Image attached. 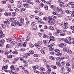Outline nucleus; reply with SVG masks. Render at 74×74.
<instances>
[{
  "label": "nucleus",
  "instance_id": "nucleus-40",
  "mask_svg": "<svg viewBox=\"0 0 74 74\" xmlns=\"http://www.w3.org/2000/svg\"><path fill=\"white\" fill-rule=\"evenodd\" d=\"M0 42L1 43H4V42H5V40H4V39L0 40Z\"/></svg>",
  "mask_w": 74,
  "mask_h": 74
},
{
  "label": "nucleus",
  "instance_id": "nucleus-47",
  "mask_svg": "<svg viewBox=\"0 0 74 74\" xmlns=\"http://www.w3.org/2000/svg\"><path fill=\"white\" fill-rule=\"evenodd\" d=\"M16 14V12H13L12 14V16H15Z\"/></svg>",
  "mask_w": 74,
  "mask_h": 74
},
{
  "label": "nucleus",
  "instance_id": "nucleus-6",
  "mask_svg": "<svg viewBox=\"0 0 74 74\" xmlns=\"http://www.w3.org/2000/svg\"><path fill=\"white\" fill-rule=\"evenodd\" d=\"M50 39L49 42H50L51 41H55V38H54L53 36H51L50 37Z\"/></svg>",
  "mask_w": 74,
  "mask_h": 74
},
{
  "label": "nucleus",
  "instance_id": "nucleus-44",
  "mask_svg": "<svg viewBox=\"0 0 74 74\" xmlns=\"http://www.w3.org/2000/svg\"><path fill=\"white\" fill-rule=\"evenodd\" d=\"M1 25L2 26V27H3V29H4V28H5V27H6V26L5 25V24H1Z\"/></svg>",
  "mask_w": 74,
  "mask_h": 74
},
{
  "label": "nucleus",
  "instance_id": "nucleus-18",
  "mask_svg": "<svg viewBox=\"0 0 74 74\" xmlns=\"http://www.w3.org/2000/svg\"><path fill=\"white\" fill-rule=\"evenodd\" d=\"M15 42L14 41H12V42L10 44L12 46H13L15 44Z\"/></svg>",
  "mask_w": 74,
  "mask_h": 74
},
{
  "label": "nucleus",
  "instance_id": "nucleus-35",
  "mask_svg": "<svg viewBox=\"0 0 74 74\" xmlns=\"http://www.w3.org/2000/svg\"><path fill=\"white\" fill-rule=\"evenodd\" d=\"M3 46H4V43L1 42L0 43V47H3Z\"/></svg>",
  "mask_w": 74,
  "mask_h": 74
},
{
  "label": "nucleus",
  "instance_id": "nucleus-51",
  "mask_svg": "<svg viewBox=\"0 0 74 74\" xmlns=\"http://www.w3.org/2000/svg\"><path fill=\"white\" fill-rule=\"evenodd\" d=\"M57 32H58V34L59 33H61V32H62V31L60 29H57Z\"/></svg>",
  "mask_w": 74,
  "mask_h": 74
},
{
  "label": "nucleus",
  "instance_id": "nucleus-10",
  "mask_svg": "<svg viewBox=\"0 0 74 74\" xmlns=\"http://www.w3.org/2000/svg\"><path fill=\"white\" fill-rule=\"evenodd\" d=\"M4 14L5 16H11V13L5 12Z\"/></svg>",
  "mask_w": 74,
  "mask_h": 74
},
{
  "label": "nucleus",
  "instance_id": "nucleus-55",
  "mask_svg": "<svg viewBox=\"0 0 74 74\" xmlns=\"http://www.w3.org/2000/svg\"><path fill=\"white\" fill-rule=\"evenodd\" d=\"M43 14V13L42 12H40L39 13V16H41V15H42Z\"/></svg>",
  "mask_w": 74,
  "mask_h": 74
},
{
  "label": "nucleus",
  "instance_id": "nucleus-50",
  "mask_svg": "<svg viewBox=\"0 0 74 74\" xmlns=\"http://www.w3.org/2000/svg\"><path fill=\"white\" fill-rule=\"evenodd\" d=\"M40 52H41L43 54H45V52L44 51V50H40Z\"/></svg>",
  "mask_w": 74,
  "mask_h": 74
},
{
  "label": "nucleus",
  "instance_id": "nucleus-34",
  "mask_svg": "<svg viewBox=\"0 0 74 74\" xmlns=\"http://www.w3.org/2000/svg\"><path fill=\"white\" fill-rule=\"evenodd\" d=\"M25 56H29L30 55V53H26L25 54Z\"/></svg>",
  "mask_w": 74,
  "mask_h": 74
},
{
  "label": "nucleus",
  "instance_id": "nucleus-60",
  "mask_svg": "<svg viewBox=\"0 0 74 74\" xmlns=\"http://www.w3.org/2000/svg\"><path fill=\"white\" fill-rule=\"evenodd\" d=\"M43 38H47V36L45 34H43Z\"/></svg>",
  "mask_w": 74,
  "mask_h": 74
},
{
  "label": "nucleus",
  "instance_id": "nucleus-23",
  "mask_svg": "<svg viewBox=\"0 0 74 74\" xmlns=\"http://www.w3.org/2000/svg\"><path fill=\"white\" fill-rule=\"evenodd\" d=\"M16 24L18 26H22V23L21 22H18L16 23Z\"/></svg>",
  "mask_w": 74,
  "mask_h": 74
},
{
  "label": "nucleus",
  "instance_id": "nucleus-16",
  "mask_svg": "<svg viewBox=\"0 0 74 74\" xmlns=\"http://www.w3.org/2000/svg\"><path fill=\"white\" fill-rule=\"evenodd\" d=\"M64 66H62V67L61 68V71L62 72V71H64Z\"/></svg>",
  "mask_w": 74,
  "mask_h": 74
},
{
  "label": "nucleus",
  "instance_id": "nucleus-2",
  "mask_svg": "<svg viewBox=\"0 0 74 74\" xmlns=\"http://www.w3.org/2000/svg\"><path fill=\"white\" fill-rule=\"evenodd\" d=\"M14 60L15 61H16L17 60H21V61H23V62H24V63H26V61H24V60H25V59L23 58H16L14 59Z\"/></svg>",
  "mask_w": 74,
  "mask_h": 74
},
{
  "label": "nucleus",
  "instance_id": "nucleus-24",
  "mask_svg": "<svg viewBox=\"0 0 74 74\" xmlns=\"http://www.w3.org/2000/svg\"><path fill=\"white\" fill-rule=\"evenodd\" d=\"M29 53H30V54H34V52L33 50L30 51H29Z\"/></svg>",
  "mask_w": 74,
  "mask_h": 74
},
{
  "label": "nucleus",
  "instance_id": "nucleus-48",
  "mask_svg": "<svg viewBox=\"0 0 74 74\" xmlns=\"http://www.w3.org/2000/svg\"><path fill=\"white\" fill-rule=\"evenodd\" d=\"M7 42H11V40L10 39H8L7 40Z\"/></svg>",
  "mask_w": 74,
  "mask_h": 74
},
{
  "label": "nucleus",
  "instance_id": "nucleus-52",
  "mask_svg": "<svg viewBox=\"0 0 74 74\" xmlns=\"http://www.w3.org/2000/svg\"><path fill=\"white\" fill-rule=\"evenodd\" d=\"M44 5V4L42 3L40 4V6L41 7H43Z\"/></svg>",
  "mask_w": 74,
  "mask_h": 74
},
{
  "label": "nucleus",
  "instance_id": "nucleus-61",
  "mask_svg": "<svg viewBox=\"0 0 74 74\" xmlns=\"http://www.w3.org/2000/svg\"><path fill=\"white\" fill-rule=\"evenodd\" d=\"M47 71H51V68H49L47 69Z\"/></svg>",
  "mask_w": 74,
  "mask_h": 74
},
{
  "label": "nucleus",
  "instance_id": "nucleus-29",
  "mask_svg": "<svg viewBox=\"0 0 74 74\" xmlns=\"http://www.w3.org/2000/svg\"><path fill=\"white\" fill-rule=\"evenodd\" d=\"M40 69L42 71H45V69L42 67H41L40 68Z\"/></svg>",
  "mask_w": 74,
  "mask_h": 74
},
{
  "label": "nucleus",
  "instance_id": "nucleus-7",
  "mask_svg": "<svg viewBox=\"0 0 74 74\" xmlns=\"http://www.w3.org/2000/svg\"><path fill=\"white\" fill-rule=\"evenodd\" d=\"M42 42L41 41H38L37 43V44H36L35 45L36 46V47H40V46L41 45V44H42Z\"/></svg>",
  "mask_w": 74,
  "mask_h": 74
},
{
  "label": "nucleus",
  "instance_id": "nucleus-31",
  "mask_svg": "<svg viewBox=\"0 0 74 74\" xmlns=\"http://www.w3.org/2000/svg\"><path fill=\"white\" fill-rule=\"evenodd\" d=\"M23 46V47H26V43L23 42H22Z\"/></svg>",
  "mask_w": 74,
  "mask_h": 74
},
{
  "label": "nucleus",
  "instance_id": "nucleus-32",
  "mask_svg": "<svg viewBox=\"0 0 74 74\" xmlns=\"http://www.w3.org/2000/svg\"><path fill=\"white\" fill-rule=\"evenodd\" d=\"M28 3H25V4H24V7L25 8H28Z\"/></svg>",
  "mask_w": 74,
  "mask_h": 74
},
{
  "label": "nucleus",
  "instance_id": "nucleus-56",
  "mask_svg": "<svg viewBox=\"0 0 74 74\" xmlns=\"http://www.w3.org/2000/svg\"><path fill=\"white\" fill-rule=\"evenodd\" d=\"M35 19L36 20H39V17L38 16H37L35 17Z\"/></svg>",
  "mask_w": 74,
  "mask_h": 74
},
{
  "label": "nucleus",
  "instance_id": "nucleus-41",
  "mask_svg": "<svg viewBox=\"0 0 74 74\" xmlns=\"http://www.w3.org/2000/svg\"><path fill=\"white\" fill-rule=\"evenodd\" d=\"M20 11H25V10H26V9H25V8H21L20 9Z\"/></svg>",
  "mask_w": 74,
  "mask_h": 74
},
{
  "label": "nucleus",
  "instance_id": "nucleus-12",
  "mask_svg": "<svg viewBox=\"0 0 74 74\" xmlns=\"http://www.w3.org/2000/svg\"><path fill=\"white\" fill-rule=\"evenodd\" d=\"M3 61L5 63H7V62H9V61L8 60L7 58H3Z\"/></svg>",
  "mask_w": 74,
  "mask_h": 74
},
{
  "label": "nucleus",
  "instance_id": "nucleus-39",
  "mask_svg": "<svg viewBox=\"0 0 74 74\" xmlns=\"http://www.w3.org/2000/svg\"><path fill=\"white\" fill-rule=\"evenodd\" d=\"M46 67L47 68H50L51 67V65L48 64H47L46 65Z\"/></svg>",
  "mask_w": 74,
  "mask_h": 74
},
{
  "label": "nucleus",
  "instance_id": "nucleus-19",
  "mask_svg": "<svg viewBox=\"0 0 74 74\" xmlns=\"http://www.w3.org/2000/svg\"><path fill=\"white\" fill-rule=\"evenodd\" d=\"M34 8L35 9H37V10H40V7L38 6H34Z\"/></svg>",
  "mask_w": 74,
  "mask_h": 74
},
{
  "label": "nucleus",
  "instance_id": "nucleus-11",
  "mask_svg": "<svg viewBox=\"0 0 74 74\" xmlns=\"http://www.w3.org/2000/svg\"><path fill=\"white\" fill-rule=\"evenodd\" d=\"M56 11L57 12H59V11H62V9L60 8H58L56 9Z\"/></svg>",
  "mask_w": 74,
  "mask_h": 74
},
{
  "label": "nucleus",
  "instance_id": "nucleus-33",
  "mask_svg": "<svg viewBox=\"0 0 74 74\" xmlns=\"http://www.w3.org/2000/svg\"><path fill=\"white\" fill-rule=\"evenodd\" d=\"M8 58H9L10 59H11L12 58V55H9L7 56Z\"/></svg>",
  "mask_w": 74,
  "mask_h": 74
},
{
  "label": "nucleus",
  "instance_id": "nucleus-3",
  "mask_svg": "<svg viewBox=\"0 0 74 74\" xmlns=\"http://www.w3.org/2000/svg\"><path fill=\"white\" fill-rule=\"evenodd\" d=\"M58 46L60 48H64V47L66 46V44L65 43H60V44L58 45Z\"/></svg>",
  "mask_w": 74,
  "mask_h": 74
},
{
  "label": "nucleus",
  "instance_id": "nucleus-59",
  "mask_svg": "<svg viewBox=\"0 0 74 74\" xmlns=\"http://www.w3.org/2000/svg\"><path fill=\"white\" fill-rule=\"evenodd\" d=\"M70 29L72 30H74V26H72L71 27H70Z\"/></svg>",
  "mask_w": 74,
  "mask_h": 74
},
{
  "label": "nucleus",
  "instance_id": "nucleus-43",
  "mask_svg": "<svg viewBox=\"0 0 74 74\" xmlns=\"http://www.w3.org/2000/svg\"><path fill=\"white\" fill-rule=\"evenodd\" d=\"M60 36H65V34L63 33H61L60 34Z\"/></svg>",
  "mask_w": 74,
  "mask_h": 74
},
{
  "label": "nucleus",
  "instance_id": "nucleus-28",
  "mask_svg": "<svg viewBox=\"0 0 74 74\" xmlns=\"http://www.w3.org/2000/svg\"><path fill=\"white\" fill-rule=\"evenodd\" d=\"M34 61L35 62H38V58H36L34 59Z\"/></svg>",
  "mask_w": 74,
  "mask_h": 74
},
{
  "label": "nucleus",
  "instance_id": "nucleus-62",
  "mask_svg": "<svg viewBox=\"0 0 74 74\" xmlns=\"http://www.w3.org/2000/svg\"><path fill=\"white\" fill-rule=\"evenodd\" d=\"M48 6L47 5H45V10H47L48 9Z\"/></svg>",
  "mask_w": 74,
  "mask_h": 74
},
{
  "label": "nucleus",
  "instance_id": "nucleus-46",
  "mask_svg": "<svg viewBox=\"0 0 74 74\" xmlns=\"http://www.w3.org/2000/svg\"><path fill=\"white\" fill-rule=\"evenodd\" d=\"M31 25H32V26H35L34 25H36V23H35V22L32 23H31Z\"/></svg>",
  "mask_w": 74,
  "mask_h": 74
},
{
  "label": "nucleus",
  "instance_id": "nucleus-54",
  "mask_svg": "<svg viewBox=\"0 0 74 74\" xmlns=\"http://www.w3.org/2000/svg\"><path fill=\"white\" fill-rule=\"evenodd\" d=\"M62 32H67V30L65 29L64 28L62 29Z\"/></svg>",
  "mask_w": 74,
  "mask_h": 74
},
{
  "label": "nucleus",
  "instance_id": "nucleus-4",
  "mask_svg": "<svg viewBox=\"0 0 74 74\" xmlns=\"http://www.w3.org/2000/svg\"><path fill=\"white\" fill-rule=\"evenodd\" d=\"M8 66L7 65L3 66L2 67V70H4V71H5V72H7V69H8Z\"/></svg>",
  "mask_w": 74,
  "mask_h": 74
},
{
  "label": "nucleus",
  "instance_id": "nucleus-30",
  "mask_svg": "<svg viewBox=\"0 0 74 74\" xmlns=\"http://www.w3.org/2000/svg\"><path fill=\"white\" fill-rule=\"evenodd\" d=\"M32 29V30H36L37 29V27L36 26H33Z\"/></svg>",
  "mask_w": 74,
  "mask_h": 74
},
{
  "label": "nucleus",
  "instance_id": "nucleus-21",
  "mask_svg": "<svg viewBox=\"0 0 74 74\" xmlns=\"http://www.w3.org/2000/svg\"><path fill=\"white\" fill-rule=\"evenodd\" d=\"M54 51L56 52H57V53H59L60 52V50L58 49H56L54 50Z\"/></svg>",
  "mask_w": 74,
  "mask_h": 74
},
{
  "label": "nucleus",
  "instance_id": "nucleus-57",
  "mask_svg": "<svg viewBox=\"0 0 74 74\" xmlns=\"http://www.w3.org/2000/svg\"><path fill=\"white\" fill-rule=\"evenodd\" d=\"M43 19L44 21H47V17H45L43 18Z\"/></svg>",
  "mask_w": 74,
  "mask_h": 74
},
{
  "label": "nucleus",
  "instance_id": "nucleus-53",
  "mask_svg": "<svg viewBox=\"0 0 74 74\" xmlns=\"http://www.w3.org/2000/svg\"><path fill=\"white\" fill-rule=\"evenodd\" d=\"M69 4L71 5H74V2H69Z\"/></svg>",
  "mask_w": 74,
  "mask_h": 74
},
{
  "label": "nucleus",
  "instance_id": "nucleus-20",
  "mask_svg": "<svg viewBox=\"0 0 74 74\" xmlns=\"http://www.w3.org/2000/svg\"><path fill=\"white\" fill-rule=\"evenodd\" d=\"M11 25L13 26H16V23H15V22H13L11 23Z\"/></svg>",
  "mask_w": 74,
  "mask_h": 74
},
{
  "label": "nucleus",
  "instance_id": "nucleus-26",
  "mask_svg": "<svg viewBox=\"0 0 74 74\" xmlns=\"http://www.w3.org/2000/svg\"><path fill=\"white\" fill-rule=\"evenodd\" d=\"M66 12L67 14H70L71 13V12L69 10H66Z\"/></svg>",
  "mask_w": 74,
  "mask_h": 74
},
{
  "label": "nucleus",
  "instance_id": "nucleus-17",
  "mask_svg": "<svg viewBox=\"0 0 74 74\" xmlns=\"http://www.w3.org/2000/svg\"><path fill=\"white\" fill-rule=\"evenodd\" d=\"M66 52H67V53H70V54L72 53V51L71 50L68 49H67Z\"/></svg>",
  "mask_w": 74,
  "mask_h": 74
},
{
  "label": "nucleus",
  "instance_id": "nucleus-42",
  "mask_svg": "<svg viewBox=\"0 0 74 74\" xmlns=\"http://www.w3.org/2000/svg\"><path fill=\"white\" fill-rule=\"evenodd\" d=\"M14 18H11L9 20V21H10L11 22H12V21H14Z\"/></svg>",
  "mask_w": 74,
  "mask_h": 74
},
{
  "label": "nucleus",
  "instance_id": "nucleus-36",
  "mask_svg": "<svg viewBox=\"0 0 74 74\" xmlns=\"http://www.w3.org/2000/svg\"><path fill=\"white\" fill-rule=\"evenodd\" d=\"M56 55L57 56H60L62 55V53H57Z\"/></svg>",
  "mask_w": 74,
  "mask_h": 74
},
{
  "label": "nucleus",
  "instance_id": "nucleus-45",
  "mask_svg": "<svg viewBox=\"0 0 74 74\" xmlns=\"http://www.w3.org/2000/svg\"><path fill=\"white\" fill-rule=\"evenodd\" d=\"M20 21L21 22H24V19L23 18H20Z\"/></svg>",
  "mask_w": 74,
  "mask_h": 74
},
{
  "label": "nucleus",
  "instance_id": "nucleus-13",
  "mask_svg": "<svg viewBox=\"0 0 74 74\" xmlns=\"http://www.w3.org/2000/svg\"><path fill=\"white\" fill-rule=\"evenodd\" d=\"M4 23L5 24L7 25L8 26L10 25V22H9V21H4Z\"/></svg>",
  "mask_w": 74,
  "mask_h": 74
},
{
  "label": "nucleus",
  "instance_id": "nucleus-8",
  "mask_svg": "<svg viewBox=\"0 0 74 74\" xmlns=\"http://www.w3.org/2000/svg\"><path fill=\"white\" fill-rule=\"evenodd\" d=\"M68 42L69 44H71V38H70V37H68Z\"/></svg>",
  "mask_w": 74,
  "mask_h": 74
},
{
  "label": "nucleus",
  "instance_id": "nucleus-49",
  "mask_svg": "<svg viewBox=\"0 0 74 74\" xmlns=\"http://www.w3.org/2000/svg\"><path fill=\"white\" fill-rule=\"evenodd\" d=\"M13 54H15V55H17L18 53V52L13 51Z\"/></svg>",
  "mask_w": 74,
  "mask_h": 74
},
{
  "label": "nucleus",
  "instance_id": "nucleus-15",
  "mask_svg": "<svg viewBox=\"0 0 74 74\" xmlns=\"http://www.w3.org/2000/svg\"><path fill=\"white\" fill-rule=\"evenodd\" d=\"M10 68L11 69H12V70H15L16 67H14V66L11 65V66Z\"/></svg>",
  "mask_w": 74,
  "mask_h": 74
},
{
  "label": "nucleus",
  "instance_id": "nucleus-37",
  "mask_svg": "<svg viewBox=\"0 0 74 74\" xmlns=\"http://www.w3.org/2000/svg\"><path fill=\"white\" fill-rule=\"evenodd\" d=\"M68 49L66 47H64L63 49V51L65 52H66L67 50Z\"/></svg>",
  "mask_w": 74,
  "mask_h": 74
},
{
  "label": "nucleus",
  "instance_id": "nucleus-9",
  "mask_svg": "<svg viewBox=\"0 0 74 74\" xmlns=\"http://www.w3.org/2000/svg\"><path fill=\"white\" fill-rule=\"evenodd\" d=\"M60 7H61L62 8H64L65 6H64V4L63 2H61L60 4H59Z\"/></svg>",
  "mask_w": 74,
  "mask_h": 74
},
{
  "label": "nucleus",
  "instance_id": "nucleus-14",
  "mask_svg": "<svg viewBox=\"0 0 74 74\" xmlns=\"http://www.w3.org/2000/svg\"><path fill=\"white\" fill-rule=\"evenodd\" d=\"M49 59L51 60H55L54 57L52 56L49 57Z\"/></svg>",
  "mask_w": 74,
  "mask_h": 74
},
{
  "label": "nucleus",
  "instance_id": "nucleus-1",
  "mask_svg": "<svg viewBox=\"0 0 74 74\" xmlns=\"http://www.w3.org/2000/svg\"><path fill=\"white\" fill-rule=\"evenodd\" d=\"M56 64L58 66L60 67H62V66H64V62H62L61 63H60L58 61H57L56 62Z\"/></svg>",
  "mask_w": 74,
  "mask_h": 74
},
{
  "label": "nucleus",
  "instance_id": "nucleus-38",
  "mask_svg": "<svg viewBox=\"0 0 74 74\" xmlns=\"http://www.w3.org/2000/svg\"><path fill=\"white\" fill-rule=\"evenodd\" d=\"M51 67H52V68H53L54 69H56L57 68V67L56 66H55L53 65H52L51 66Z\"/></svg>",
  "mask_w": 74,
  "mask_h": 74
},
{
  "label": "nucleus",
  "instance_id": "nucleus-22",
  "mask_svg": "<svg viewBox=\"0 0 74 74\" xmlns=\"http://www.w3.org/2000/svg\"><path fill=\"white\" fill-rule=\"evenodd\" d=\"M62 40H64L65 42H66V43H67V42H68V40H67V39L66 38L64 39V38H63L62 39Z\"/></svg>",
  "mask_w": 74,
  "mask_h": 74
},
{
  "label": "nucleus",
  "instance_id": "nucleus-25",
  "mask_svg": "<svg viewBox=\"0 0 74 74\" xmlns=\"http://www.w3.org/2000/svg\"><path fill=\"white\" fill-rule=\"evenodd\" d=\"M67 71H69V72H70L71 71V69L67 67L66 68Z\"/></svg>",
  "mask_w": 74,
  "mask_h": 74
},
{
  "label": "nucleus",
  "instance_id": "nucleus-63",
  "mask_svg": "<svg viewBox=\"0 0 74 74\" xmlns=\"http://www.w3.org/2000/svg\"><path fill=\"white\" fill-rule=\"evenodd\" d=\"M4 53V51H3V50H0V53H2V54Z\"/></svg>",
  "mask_w": 74,
  "mask_h": 74
},
{
  "label": "nucleus",
  "instance_id": "nucleus-58",
  "mask_svg": "<svg viewBox=\"0 0 74 74\" xmlns=\"http://www.w3.org/2000/svg\"><path fill=\"white\" fill-rule=\"evenodd\" d=\"M65 6L66 7L69 8L70 7V4H66L65 5Z\"/></svg>",
  "mask_w": 74,
  "mask_h": 74
},
{
  "label": "nucleus",
  "instance_id": "nucleus-64",
  "mask_svg": "<svg viewBox=\"0 0 74 74\" xmlns=\"http://www.w3.org/2000/svg\"><path fill=\"white\" fill-rule=\"evenodd\" d=\"M62 74H67L66 72L64 71H62Z\"/></svg>",
  "mask_w": 74,
  "mask_h": 74
},
{
  "label": "nucleus",
  "instance_id": "nucleus-5",
  "mask_svg": "<svg viewBox=\"0 0 74 74\" xmlns=\"http://www.w3.org/2000/svg\"><path fill=\"white\" fill-rule=\"evenodd\" d=\"M67 23H66V22L64 23V25H63L62 26L63 28V29H67L69 27L67 25Z\"/></svg>",
  "mask_w": 74,
  "mask_h": 74
},
{
  "label": "nucleus",
  "instance_id": "nucleus-27",
  "mask_svg": "<svg viewBox=\"0 0 74 74\" xmlns=\"http://www.w3.org/2000/svg\"><path fill=\"white\" fill-rule=\"evenodd\" d=\"M5 37V34L3 33L0 35V38H1V37Z\"/></svg>",
  "mask_w": 74,
  "mask_h": 74
}]
</instances>
